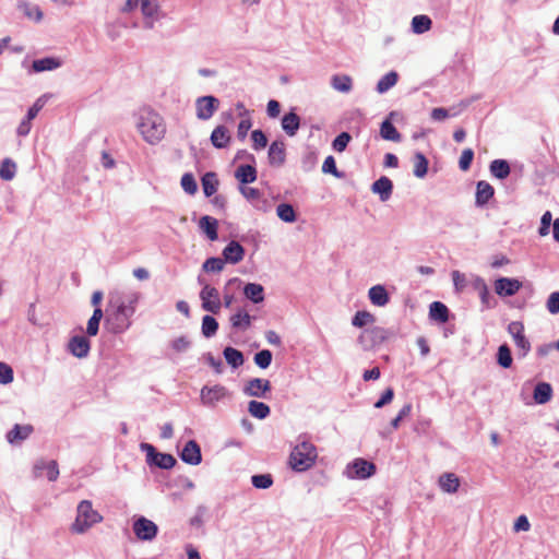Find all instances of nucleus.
I'll return each instance as SVG.
<instances>
[{
  "label": "nucleus",
  "instance_id": "f257e3e1",
  "mask_svg": "<svg viewBox=\"0 0 559 559\" xmlns=\"http://www.w3.org/2000/svg\"><path fill=\"white\" fill-rule=\"evenodd\" d=\"M138 299L136 293L124 295L115 292L110 294L105 318V326L109 332L119 334L129 329Z\"/></svg>",
  "mask_w": 559,
  "mask_h": 559
},
{
  "label": "nucleus",
  "instance_id": "f03ea898",
  "mask_svg": "<svg viewBox=\"0 0 559 559\" xmlns=\"http://www.w3.org/2000/svg\"><path fill=\"white\" fill-rule=\"evenodd\" d=\"M138 130L145 142L156 144L164 139L166 124L159 114L152 109H143L138 122Z\"/></svg>",
  "mask_w": 559,
  "mask_h": 559
},
{
  "label": "nucleus",
  "instance_id": "7ed1b4c3",
  "mask_svg": "<svg viewBox=\"0 0 559 559\" xmlns=\"http://www.w3.org/2000/svg\"><path fill=\"white\" fill-rule=\"evenodd\" d=\"M317 456L316 447L310 442L302 441L293 449L289 455V465L294 471L304 472L314 464Z\"/></svg>",
  "mask_w": 559,
  "mask_h": 559
},
{
  "label": "nucleus",
  "instance_id": "20e7f679",
  "mask_svg": "<svg viewBox=\"0 0 559 559\" xmlns=\"http://www.w3.org/2000/svg\"><path fill=\"white\" fill-rule=\"evenodd\" d=\"M102 521L103 516L93 509L92 502L90 500H82L76 509V518L72 524V531L82 534Z\"/></svg>",
  "mask_w": 559,
  "mask_h": 559
},
{
  "label": "nucleus",
  "instance_id": "39448f33",
  "mask_svg": "<svg viewBox=\"0 0 559 559\" xmlns=\"http://www.w3.org/2000/svg\"><path fill=\"white\" fill-rule=\"evenodd\" d=\"M141 450L146 454V463L155 465L163 469L173 468L176 464V459L171 454L157 452L155 447L150 443H141Z\"/></svg>",
  "mask_w": 559,
  "mask_h": 559
},
{
  "label": "nucleus",
  "instance_id": "423d86ee",
  "mask_svg": "<svg viewBox=\"0 0 559 559\" xmlns=\"http://www.w3.org/2000/svg\"><path fill=\"white\" fill-rule=\"evenodd\" d=\"M389 337V332L380 326H373L370 329L364 330L359 337L358 343L362 346L364 349H371L380 344H382Z\"/></svg>",
  "mask_w": 559,
  "mask_h": 559
},
{
  "label": "nucleus",
  "instance_id": "0eeeda50",
  "mask_svg": "<svg viewBox=\"0 0 559 559\" xmlns=\"http://www.w3.org/2000/svg\"><path fill=\"white\" fill-rule=\"evenodd\" d=\"M200 298L202 300V308L205 311L212 312L214 314H217L221 311V299L218 290L205 284L200 293Z\"/></svg>",
  "mask_w": 559,
  "mask_h": 559
},
{
  "label": "nucleus",
  "instance_id": "6e6552de",
  "mask_svg": "<svg viewBox=\"0 0 559 559\" xmlns=\"http://www.w3.org/2000/svg\"><path fill=\"white\" fill-rule=\"evenodd\" d=\"M219 107V100L214 96H202L195 100L197 117L209 120Z\"/></svg>",
  "mask_w": 559,
  "mask_h": 559
},
{
  "label": "nucleus",
  "instance_id": "1a4fd4ad",
  "mask_svg": "<svg viewBox=\"0 0 559 559\" xmlns=\"http://www.w3.org/2000/svg\"><path fill=\"white\" fill-rule=\"evenodd\" d=\"M157 525L144 516L135 520L133 523V532L141 540H152L157 535Z\"/></svg>",
  "mask_w": 559,
  "mask_h": 559
},
{
  "label": "nucleus",
  "instance_id": "9d476101",
  "mask_svg": "<svg viewBox=\"0 0 559 559\" xmlns=\"http://www.w3.org/2000/svg\"><path fill=\"white\" fill-rule=\"evenodd\" d=\"M376 473V465L364 459H356L347 467V474L350 478L366 479Z\"/></svg>",
  "mask_w": 559,
  "mask_h": 559
},
{
  "label": "nucleus",
  "instance_id": "9b49d317",
  "mask_svg": "<svg viewBox=\"0 0 559 559\" xmlns=\"http://www.w3.org/2000/svg\"><path fill=\"white\" fill-rule=\"evenodd\" d=\"M228 391L225 386L216 384L214 386H204L201 390V402L206 406H214L218 401L225 399Z\"/></svg>",
  "mask_w": 559,
  "mask_h": 559
},
{
  "label": "nucleus",
  "instance_id": "f8f14e48",
  "mask_svg": "<svg viewBox=\"0 0 559 559\" xmlns=\"http://www.w3.org/2000/svg\"><path fill=\"white\" fill-rule=\"evenodd\" d=\"M508 332L512 335L515 345L522 350L525 356L530 349L531 344L524 335V325L520 321H513L508 325Z\"/></svg>",
  "mask_w": 559,
  "mask_h": 559
},
{
  "label": "nucleus",
  "instance_id": "ddd939ff",
  "mask_svg": "<svg viewBox=\"0 0 559 559\" xmlns=\"http://www.w3.org/2000/svg\"><path fill=\"white\" fill-rule=\"evenodd\" d=\"M271 391V382L266 379L254 378L247 382L243 393L247 396L264 397Z\"/></svg>",
  "mask_w": 559,
  "mask_h": 559
},
{
  "label": "nucleus",
  "instance_id": "4468645a",
  "mask_svg": "<svg viewBox=\"0 0 559 559\" xmlns=\"http://www.w3.org/2000/svg\"><path fill=\"white\" fill-rule=\"evenodd\" d=\"M521 287L522 283L515 278L501 277L495 282V290L499 296H513Z\"/></svg>",
  "mask_w": 559,
  "mask_h": 559
},
{
  "label": "nucleus",
  "instance_id": "2eb2a0df",
  "mask_svg": "<svg viewBox=\"0 0 559 559\" xmlns=\"http://www.w3.org/2000/svg\"><path fill=\"white\" fill-rule=\"evenodd\" d=\"M180 457L188 464L198 465L202 460L199 444L194 440L188 441L182 449Z\"/></svg>",
  "mask_w": 559,
  "mask_h": 559
},
{
  "label": "nucleus",
  "instance_id": "dca6fc26",
  "mask_svg": "<svg viewBox=\"0 0 559 559\" xmlns=\"http://www.w3.org/2000/svg\"><path fill=\"white\" fill-rule=\"evenodd\" d=\"M31 425H14V427L7 433V440L11 444H16L27 439L33 432Z\"/></svg>",
  "mask_w": 559,
  "mask_h": 559
},
{
  "label": "nucleus",
  "instance_id": "f3484780",
  "mask_svg": "<svg viewBox=\"0 0 559 559\" xmlns=\"http://www.w3.org/2000/svg\"><path fill=\"white\" fill-rule=\"evenodd\" d=\"M269 162L272 166H282L286 158L285 144L282 141H274L269 148Z\"/></svg>",
  "mask_w": 559,
  "mask_h": 559
},
{
  "label": "nucleus",
  "instance_id": "a211bd4d",
  "mask_svg": "<svg viewBox=\"0 0 559 559\" xmlns=\"http://www.w3.org/2000/svg\"><path fill=\"white\" fill-rule=\"evenodd\" d=\"M245 250L237 241H230L223 250L225 262L238 263L243 259Z\"/></svg>",
  "mask_w": 559,
  "mask_h": 559
},
{
  "label": "nucleus",
  "instance_id": "6ab92c4d",
  "mask_svg": "<svg viewBox=\"0 0 559 559\" xmlns=\"http://www.w3.org/2000/svg\"><path fill=\"white\" fill-rule=\"evenodd\" d=\"M69 350L79 358L87 356L90 352V341L85 336H74L69 342Z\"/></svg>",
  "mask_w": 559,
  "mask_h": 559
},
{
  "label": "nucleus",
  "instance_id": "aec40b11",
  "mask_svg": "<svg viewBox=\"0 0 559 559\" xmlns=\"http://www.w3.org/2000/svg\"><path fill=\"white\" fill-rule=\"evenodd\" d=\"M41 469H46V476L48 480L55 481L59 476V468L56 461H39L34 466V473L36 477L41 476Z\"/></svg>",
  "mask_w": 559,
  "mask_h": 559
},
{
  "label": "nucleus",
  "instance_id": "412c9836",
  "mask_svg": "<svg viewBox=\"0 0 559 559\" xmlns=\"http://www.w3.org/2000/svg\"><path fill=\"white\" fill-rule=\"evenodd\" d=\"M230 134L225 126H217L211 134V143L216 148H225L230 142Z\"/></svg>",
  "mask_w": 559,
  "mask_h": 559
},
{
  "label": "nucleus",
  "instance_id": "4be33fe9",
  "mask_svg": "<svg viewBox=\"0 0 559 559\" xmlns=\"http://www.w3.org/2000/svg\"><path fill=\"white\" fill-rule=\"evenodd\" d=\"M393 183L392 181L383 176L372 183L371 190L380 195L382 201H386L392 193Z\"/></svg>",
  "mask_w": 559,
  "mask_h": 559
},
{
  "label": "nucleus",
  "instance_id": "5701e85b",
  "mask_svg": "<svg viewBox=\"0 0 559 559\" xmlns=\"http://www.w3.org/2000/svg\"><path fill=\"white\" fill-rule=\"evenodd\" d=\"M300 127V118L297 114L290 111L282 118V128L289 136H294Z\"/></svg>",
  "mask_w": 559,
  "mask_h": 559
},
{
  "label": "nucleus",
  "instance_id": "b1692460",
  "mask_svg": "<svg viewBox=\"0 0 559 559\" xmlns=\"http://www.w3.org/2000/svg\"><path fill=\"white\" fill-rule=\"evenodd\" d=\"M495 190L487 181H479L476 187V204L484 206L492 197Z\"/></svg>",
  "mask_w": 559,
  "mask_h": 559
},
{
  "label": "nucleus",
  "instance_id": "393cba45",
  "mask_svg": "<svg viewBox=\"0 0 559 559\" xmlns=\"http://www.w3.org/2000/svg\"><path fill=\"white\" fill-rule=\"evenodd\" d=\"M235 178L242 185L257 180V169L251 165H240L235 171Z\"/></svg>",
  "mask_w": 559,
  "mask_h": 559
},
{
  "label": "nucleus",
  "instance_id": "a878e982",
  "mask_svg": "<svg viewBox=\"0 0 559 559\" xmlns=\"http://www.w3.org/2000/svg\"><path fill=\"white\" fill-rule=\"evenodd\" d=\"M440 488L449 493H454L460 487V479L454 473H445L439 477Z\"/></svg>",
  "mask_w": 559,
  "mask_h": 559
},
{
  "label": "nucleus",
  "instance_id": "bb28decb",
  "mask_svg": "<svg viewBox=\"0 0 559 559\" xmlns=\"http://www.w3.org/2000/svg\"><path fill=\"white\" fill-rule=\"evenodd\" d=\"M199 226L205 233V235L207 236V238L210 240L214 241L218 238V235H217L218 222H217V219H215L211 216H203L200 218Z\"/></svg>",
  "mask_w": 559,
  "mask_h": 559
},
{
  "label": "nucleus",
  "instance_id": "cd10ccee",
  "mask_svg": "<svg viewBox=\"0 0 559 559\" xmlns=\"http://www.w3.org/2000/svg\"><path fill=\"white\" fill-rule=\"evenodd\" d=\"M369 299L374 306L383 307L389 302V295L383 286L376 285L369 289Z\"/></svg>",
  "mask_w": 559,
  "mask_h": 559
},
{
  "label": "nucleus",
  "instance_id": "c85d7f7f",
  "mask_svg": "<svg viewBox=\"0 0 559 559\" xmlns=\"http://www.w3.org/2000/svg\"><path fill=\"white\" fill-rule=\"evenodd\" d=\"M263 293L262 285L255 283H248L243 288L245 296L254 304H260L264 300Z\"/></svg>",
  "mask_w": 559,
  "mask_h": 559
},
{
  "label": "nucleus",
  "instance_id": "c756f323",
  "mask_svg": "<svg viewBox=\"0 0 559 559\" xmlns=\"http://www.w3.org/2000/svg\"><path fill=\"white\" fill-rule=\"evenodd\" d=\"M230 323L235 329L247 330L251 325V316L245 309H239L230 317Z\"/></svg>",
  "mask_w": 559,
  "mask_h": 559
},
{
  "label": "nucleus",
  "instance_id": "7c9ffc66",
  "mask_svg": "<svg viewBox=\"0 0 559 559\" xmlns=\"http://www.w3.org/2000/svg\"><path fill=\"white\" fill-rule=\"evenodd\" d=\"M332 87L342 93L350 92L353 87V80L346 74H335L331 79Z\"/></svg>",
  "mask_w": 559,
  "mask_h": 559
},
{
  "label": "nucleus",
  "instance_id": "2f4dec72",
  "mask_svg": "<svg viewBox=\"0 0 559 559\" xmlns=\"http://www.w3.org/2000/svg\"><path fill=\"white\" fill-rule=\"evenodd\" d=\"M490 173L498 179H506L510 175V166L504 159H495L490 163Z\"/></svg>",
  "mask_w": 559,
  "mask_h": 559
},
{
  "label": "nucleus",
  "instance_id": "473e14b6",
  "mask_svg": "<svg viewBox=\"0 0 559 559\" xmlns=\"http://www.w3.org/2000/svg\"><path fill=\"white\" fill-rule=\"evenodd\" d=\"M429 314L432 319L444 323L449 319V310L447 306L440 301H433L430 305Z\"/></svg>",
  "mask_w": 559,
  "mask_h": 559
},
{
  "label": "nucleus",
  "instance_id": "72a5a7b5",
  "mask_svg": "<svg viewBox=\"0 0 559 559\" xmlns=\"http://www.w3.org/2000/svg\"><path fill=\"white\" fill-rule=\"evenodd\" d=\"M60 66H61L60 60L52 58V57H47V58L35 60L33 62L32 67L35 72H43V71L55 70V69L59 68Z\"/></svg>",
  "mask_w": 559,
  "mask_h": 559
},
{
  "label": "nucleus",
  "instance_id": "f704fd0d",
  "mask_svg": "<svg viewBox=\"0 0 559 559\" xmlns=\"http://www.w3.org/2000/svg\"><path fill=\"white\" fill-rule=\"evenodd\" d=\"M552 389L549 383L540 382L535 386L534 399L538 404H545L551 399Z\"/></svg>",
  "mask_w": 559,
  "mask_h": 559
},
{
  "label": "nucleus",
  "instance_id": "c9c22d12",
  "mask_svg": "<svg viewBox=\"0 0 559 559\" xmlns=\"http://www.w3.org/2000/svg\"><path fill=\"white\" fill-rule=\"evenodd\" d=\"M17 7L23 12V14L29 20L39 22L43 19V12L38 5L23 1L20 2Z\"/></svg>",
  "mask_w": 559,
  "mask_h": 559
},
{
  "label": "nucleus",
  "instance_id": "e433bc0d",
  "mask_svg": "<svg viewBox=\"0 0 559 559\" xmlns=\"http://www.w3.org/2000/svg\"><path fill=\"white\" fill-rule=\"evenodd\" d=\"M380 135L382 139L393 142H400L401 141V134L396 130V128L393 126V123L390 120H384L381 123L380 128Z\"/></svg>",
  "mask_w": 559,
  "mask_h": 559
},
{
  "label": "nucleus",
  "instance_id": "4c0bfd02",
  "mask_svg": "<svg viewBox=\"0 0 559 559\" xmlns=\"http://www.w3.org/2000/svg\"><path fill=\"white\" fill-rule=\"evenodd\" d=\"M399 81V74L395 71H390L385 75H383L378 84H377V91L380 94H383L388 92L391 87H393Z\"/></svg>",
  "mask_w": 559,
  "mask_h": 559
},
{
  "label": "nucleus",
  "instance_id": "58836bf2",
  "mask_svg": "<svg viewBox=\"0 0 559 559\" xmlns=\"http://www.w3.org/2000/svg\"><path fill=\"white\" fill-rule=\"evenodd\" d=\"M248 412L251 416L258 419H264L270 414V407L263 402L250 401L248 404Z\"/></svg>",
  "mask_w": 559,
  "mask_h": 559
},
{
  "label": "nucleus",
  "instance_id": "ea45409f",
  "mask_svg": "<svg viewBox=\"0 0 559 559\" xmlns=\"http://www.w3.org/2000/svg\"><path fill=\"white\" fill-rule=\"evenodd\" d=\"M431 20L427 15H416L412 20V29L416 34H423L431 28Z\"/></svg>",
  "mask_w": 559,
  "mask_h": 559
},
{
  "label": "nucleus",
  "instance_id": "a19ab883",
  "mask_svg": "<svg viewBox=\"0 0 559 559\" xmlns=\"http://www.w3.org/2000/svg\"><path fill=\"white\" fill-rule=\"evenodd\" d=\"M217 186H218V180L214 173H206L202 177V188H203V192L206 197L213 195L217 190Z\"/></svg>",
  "mask_w": 559,
  "mask_h": 559
},
{
  "label": "nucleus",
  "instance_id": "79ce46f5",
  "mask_svg": "<svg viewBox=\"0 0 559 559\" xmlns=\"http://www.w3.org/2000/svg\"><path fill=\"white\" fill-rule=\"evenodd\" d=\"M224 357L226 361L233 367L238 368L243 364V355L240 350L234 347H226L224 349Z\"/></svg>",
  "mask_w": 559,
  "mask_h": 559
},
{
  "label": "nucleus",
  "instance_id": "37998d69",
  "mask_svg": "<svg viewBox=\"0 0 559 559\" xmlns=\"http://www.w3.org/2000/svg\"><path fill=\"white\" fill-rule=\"evenodd\" d=\"M428 159L423 153H416L414 156V175L424 178L428 171Z\"/></svg>",
  "mask_w": 559,
  "mask_h": 559
},
{
  "label": "nucleus",
  "instance_id": "c03bdc74",
  "mask_svg": "<svg viewBox=\"0 0 559 559\" xmlns=\"http://www.w3.org/2000/svg\"><path fill=\"white\" fill-rule=\"evenodd\" d=\"M277 216L286 222V223H293L296 221V213L294 207L290 204L282 203L276 209Z\"/></svg>",
  "mask_w": 559,
  "mask_h": 559
},
{
  "label": "nucleus",
  "instance_id": "a18cd8bd",
  "mask_svg": "<svg viewBox=\"0 0 559 559\" xmlns=\"http://www.w3.org/2000/svg\"><path fill=\"white\" fill-rule=\"evenodd\" d=\"M218 330V323L215 318L204 316L202 319V333L205 337H212Z\"/></svg>",
  "mask_w": 559,
  "mask_h": 559
},
{
  "label": "nucleus",
  "instance_id": "49530a36",
  "mask_svg": "<svg viewBox=\"0 0 559 559\" xmlns=\"http://www.w3.org/2000/svg\"><path fill=\"white\" fill-rule=\"evenodd\" d=\"M16 165L9 158H5L0 165V178L3 180H12L15 176Z\"/></svg>",
  "mask_w": 559,
  "mask_h": 559
},
{
  "label": "nucleus",
  "instance_id": "de8ad7c7",
  "mask_svg": "<svg viewBox=\"0 0 559 559\" xmlns=\"http://www.w3.org/2000/svg\"><path fill=\"white\" fill-rule=\"evenodd\" d=\"M376 320L374 316L368 311H357L353 318V325L357 328H362L367 324L373 323Z\"/></svg>",
  "mask_w": 559,
  "mask_h": 559
},
{
  "label": "nucleus",
  "instance_id": "09e8293b",
  "mask_svg": "<svg viewBox=\"0 0 559 559\" xmlns=\"http://www.w3.org/2000/svg\"><path fill=\"white\" fill-rule=\"evenodd\" d=\"M497 357H498V364L502 368L511 367V365H512V356H511V350H510V348H509V346L507 344H503V345H501L498 348Z\"/></svg>",
  "mask_w": 559,
  "mask_h": 559
},
{
  "label": "nucleus",
  "instance_id": "8fccbe9b",
  "mask_svg": "<svg viewBox=\"0 0 559 559\" xmlns=\"http://www.w3.org/2000/svg\"><path fill=\"white\" fill-rule=\"evenodd\" d=\"M254 362L261 369H266L272 361V353L269 349H262L254 355Z\"/></svg>",
  "mask_w": 559,
  "mask_h": 559
},
{
  "label": "nucleus",
  "instance_id": "3c124183",
  "mask_svg": "<svg viewBox=\"0 0 559 559\" xmlns=\"http://www.w3.org/2000/svg\"><path fill=\"white\" fill-rule=\"evenodd\" d=\"M251 481L252 485L259 489L270 488L273 484V479L270 474L253 475Z\"/></svg>",
  "mask_w": 559,
  "mask_h": 559
},
{
  "label": "nucleus",
  "instance_id": "603ef678",
  "mask_svg": "<svg viewBox=\"0 0 559 559\" xmlns=\"http://www.w3.org/2000/svg\"><path fill=\"white\" fill-rule=\"evenodd\" d=\"M224 266H225V261H224V259H221V258H209L203 263V270L205 272H221V271H223Z\"/></svg>",
  "mask_w": 559,
  "mask_h": 559
},
{
  "label": "nucleus",
  "instance_id": "864d4df0",
  "mask_svg": "<svg viewBox=\"0 0 559 559\" xmlns=\"http://www.w3.org/2000/svg\"><path fill=\"white\" fill-rule=\"evenodd\" d=\"M181 187L189 194L197 192L198 185L192 174L187 173L181 177Z\"/></svg>",
  "mask_w": 559,
  "mask_h": 559
},
{
  "label": "nucleus",
  "instance_id": "5fc2aeb1",
  "mask_svg": "<svg viewBox=\"0 0 559 559\" xmlns=\"http://www.w3.org/2000/svg\"><path fill=\"white\" fill-rule=\"evenodd\" d=\"M474 158V151L472 148L463 150L460 159L459 167L461 170L466 171L471 168L472 162Z\"/></svg>",
  "mask_w": 559,
  "mask_h": 559
},
{
  "label": "nucleus",
  "instance_id": "6e6d98bb",
  "mask_svg": "<svg viewBox=\"0 0 559 559\" xmlns=\"http://www.w3.org/2000/svg\"><path fill=\"white\" fill-rule=\"evenodd\" d=\"M352 136L347 132L340 133L333 141L332 146L336 152H343L348 145Z\"/></svg>",
  "mask_w": 559,
  "mask_h": 559
},
{
  "label": "nucleus",
  "instance_id": "4d7b16f0",
  "mask_svg": "<svg viewBox=\"0 0 559 559\" xmlns=\"http://www.w3.org/2000/svg\"><path fill=\"white\" fill-rule=\"evenodd\" d=\"M251 139L255 151L264 148L267 144V138L261 130H253Z\"/></svg>",
  "mask_w": 559,
  "mask_h": 559
},
{
  "label": "nucleus",
  "instance_id": "13d9d810",
  "mask_svg": "<svg viewBox=\"0 0 559 559\" xmlns=\"http://www.w3.org/2000/svg\"><path fill=\"white\" fill-rule=\"evenodd\" d=\"M322 171L325 174H332L336 178H341L342 175L338 173L336 163L333 156H328L322 165Z\"/></svg>",
  "mask_w": 559,
  "mask_h": 559
},
{
  "label": "nucleus",
  "instance_id": "bf43d9fd",
  "mask_svg": "<svg viewBox=\"0 0 559 559\" xmlns=\"http://www.w3.org/2000/svg\"><path fill=\"white\" fill-rule=\"evenodd\" d=\"M12 381H13L12 368L5 362H0V383L9 384Z\"/></svg>",
  "mask_w": 559,
  "mask_h": 559
},
{
  "label": "nucleus",
  "instance_id": "052dcab7",
  "mask_svg": "<svg viewBox=\"0 0 559 559\" xmlns=\"http://www.w3.org/2000/svg\"><path fill=\"white\" fill-rule=\"evenodd\" d=\"M546 307L551 314L559 313V292H554L550 294Z\"/></svg>",
  "mask_w": 559,
  "mask_h": 559
},
{
  "label": "nucleus",
  "instance_id": "680f3d73",
  "mask_svg": "<svg viewBox=\"0 0 559 559\" xmlns=\"http://www.w3.org/2000/svg\"><path fill=\"white\" fill-rule=\"evenodd\" d=\"M240 192L247 200L251 202L260 201L262 197L261 192L258 189L251 187H241Z\"/></svg>",
  "mask_w": 559,
  "mask_h": 559
},
{
  "label": "nucleus",
  "instance_id": "e2e57ef3",
  "mask_svg": "<svg viewBox=\"0 0 559 559\" xmlns=\"http://www.w3.org/2000/svg\"><path fill=\"white\" fill-rule=\"evenodd\" d=\"M552 215L549 211L545 212L540 219L539 235L547 236L551 224Z\"/></svg>",
  "mask_w": 559,
  "mask_h": 559
},
{
  "label": "nucleus",
  "instance_id": "0e129e2a",
  "mask_svg": "<svg viewBox=\"0 0 559 559\" xmlns=\"http://www.w3.org/2000/svg\"><path fill=\"white\" fill-rule=\"evenodd\" d=\"M251 126H252V123H251V119L249 117L241 119V121L239 122L238 128H237V135L240 140L246 139Z\"/></svg>",
  "mask_w": 559,
  "mask_h": 559
},
{
  "label": "nucleus",
  "instance_id": "69168bd1",
  "mask_svg": "<svg viewBox=\"0 0 559 559\" xmlns=\"http://www.w3.org/2000/svg\"><path fill=\"white\" fill-rule=\"evenodd\" d=\"M452 280H453L455 289L457 292H462L466 287V284H467L466 277L464 274L460 273L459 271L452 272Z\"/></svg>",
  "mask_w": 559,
  "mask_h": 559
},
{
  "label": "nucleus",
  "instance_id": "338daca9",
  "mask_svg": "<svg viewBox=\"0 0 559 559\" xmlns=\"http://www.w3.org/2000/svg\"><path fill=\"white\" fill-rule=\"evenodd\" d=\"M394 397V391L392 388H388L381 395L380 400L376 402L374 407L381 408L389 404Z\"/></svg>",
  "mask_w": 559,
  "mask_h": 559
},
{
  "label": "nucleus",
  "instance_id": "774afa93",
  "mask_svg": "<svg viewBox=\"0 0 559 559\" xmlns=\"http://www.w3.org/2000/svg\"><path fill=\"white\" fill-rule=\"evenodd\" d=\"M141 9L144 15L153 16L157 11V5L152 0H141Z\"/></svg>",
  "mask_w": 559,
  "mask_h": 559
}]
</instances>
